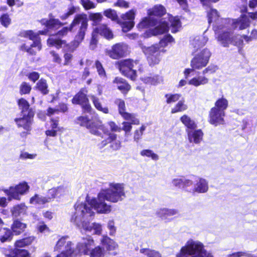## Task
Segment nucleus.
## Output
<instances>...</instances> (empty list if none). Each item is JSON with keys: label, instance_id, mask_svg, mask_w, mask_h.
<instances>
[{"label": "nucleus", "instance_id": "nucleus-1", "mask_svg": "<svg viewBox=\"0 0 257 257\" xmlns=\"http://www.w3.org/2000/svg\"><path fill=\"white\" fill-rule=\"evenodd\" d=\"M85 206H78L77 211H75L71 215V222L81 231L83 230L86 232H92L93 234L100 235L102 232L101 224L97 223H89V220L94 215V212L88 209L87 213H85Z\"/></svg>", "mask_w": 257, "mask_h": 257}, {"label": "nucleus", "instance_id": "nucleus-2", "mask_svg": "<svg viewBox=\"0 0 257 257\" xmlns=\"http://www.w3.org/2000/svg\"><path fill=\"white\" fill-rule=\"evenodd\" d=\"M173 42H174L173 38L170 35H168L160 40L159 44L143 47V51L146 55L150 65H154L158 64L160 61L161 52H165V50L161 48H164L169 44Z\"/></svg>", "mask_w": 257, "mask_h": 257}, {"label": "nucleus", "instance_id": "nucleus-3", "mask_svg": "<svg viewBox=\"0 0 257 257\" xmlns=\"http://www.w3.org/2000/svg\"><path fill=\"white\" fill-rule=\"evenodd\" d=\"M101 191L98 194L97 198H94L91 200L86 199L84 202L78 201L74 205L75 211H77L78 206L85 205V213H87V210L93 211L94 208L98 213L108 214L111 211V206L105 202V196H102Z\"/></svg>", "mask_w": 257, "mask_h": 257}, {"label": "nucleus", "instance_id": "nucleus-4", "mask_svg": "<svg viewBox=\"0 0 257 257\" xmlns=\"http://www.w3.org/2000/svg\"><path fill=\"white\" fill-rule=\"evenodd\" d=\"M102 196H105L106 200L117 203L122 201L125 197L124 185L123 183H110L108 187L100 191Z\"/></svg>", "mask_w": 257, "mask_h": 257}, {"label": "nucleus", "instance_id": "nucleus-5", "mask_svg": "<svg viewBox=\"0 0 257 257\" xmlns=\"http://www.w3.org/2000/svg\"><path fill=\"white\" fill-rule=\"evenodd\" d=\"M117 65L121 73L132 80L137 78V70L140 72L143 71V65L138 60L125 59L118 62Z\"/></svg>", "mask_w": 257, "mask_h": 257}, {"label": "nucleus", "instance_id": "nucleus-6", "mask_svg": "<svg viewBox=\"0 0 257 257\" xmlns=\"http://www.w3.org/2000/svg\"><path fill=\"white\" fill-rule=\"evenodd\" d=\"M88 19L87 15L82 13L75 15L71 23V27H73V28L80 25L75 40L71 43L73 50L76 48L84 39L88 26Z\"/></svg>", "mask_w": 257, "mask_h": 257}, {"label": "nucleus", "instance_id": "nucleus-7", "mask_svg": "<svg viewBox=\"0 0 257 257\" xmlns=\"http://www.w3.org/2000/svg\"><path fill=\"white\" fill-rule=\"evenodd\" d=\"M205 252L202 243L190 239L181 248L177 257H203Z\"/></svg>", "mask_w": 257, "mask_h": 257}, {"label": "nucleus", "instance_id": "nucleus-8", "mask_svg": "<svg viewBox=\"0 0 257 257\" xmlns=\"http://www.w3.org/2000/svg\"><path fill=\"white\" fill-rule=\"evenodd\" d=\"M211 52L208 49H203L197 53L191 62L192 68L186 69L184 71L185 78H187L189 75L194 70H200L205 67L209 62L211 56Z\"/></svg>", "mask_w": 257, "mask_h": 257}, {"label": "nucleus", "instance_id": "nucleus-9", "mask_svg": "<svg viewBox=\"0 0 257 257\" xmlns=\"http://www.w3.org/2000/svg\"><path fill=\"white\" fill-rule=\"evenodd\" d=\"M151 17L144 18L142 21L138 24V27L139 29H143L146 27L156 26L155 28L150 29L149 32L152 35H161L166 33L169 30V23L165 20L162 19L159 23H157L155 21L151 19Z\"/></svg>", "mask_w": 257, "mask_h": 257}, {"label": "nucleus", "instance_id": "nucleus-10", "mask_svg": "<svg viewBox=\"0 0 257 257\" xmlns=\"http://www.w3.org/2000/svg\"><path fill=\"white\" fill-rule=\"evenodd\" d=\"M221 26L219 25L215 29V35L218 41L224 47H228L229 44L236 46L238 47L243 45V40L240 36L232 37L230 30L224 29L220 31Z\"/></svg>", "mask_w": 257, "mask_h": 257}, {"label": "nucleus", "instance_id": "nucleus-11", "mask_svg": "<svg viewBox=\"0 0 257 257\" xmlns=\"http://www.w3.org/2000/svg\"><path fill=\"white\" fill-rule=\"evenodd\" d=\"M47 32V30L39 31L38 34L34 33L32 31H24L21 32L20 34L21 37L27 38L33 41V43L31 45V48H29L26 44H24L21 46V49L27 51L31 55H35L36 51L33 49V48H37L38 51H40L41 49L39 35H46Z\"/></svg>", "mask_w": 257, "mask_h": 257}, {"label": "nucleus", "instance_id": "nucleus-12", "mask_svg": "<svg viewBox=\"0 0 257 257\" xmlns=\"http://www.w3.org/2000/svg\"><path fill=\"white\" fill-rule=\"evenodd\" d=\"M99 129L101 133L100 136L104 139L99 144V147L102 148L107 144H110V148L113 150H118L121 147V143L119 140H116L117 135L113 133H110L103 125L99 127Z\"/></svg>", "mask_w": 257, "mask_h": 257}, {"label": "nucleus", "instance_id": "nucleus-13", "mask_svg": "<svg viewBox=\"0 0 257 257\" xmlns=\"http://www.w3.org/2000/svg\"><path fill=\"white\" fill-rule=\"evenodd\" d=\"M30 187L26 182L20 183L16 186H12L8 189H3L5 193L8 196V200L13 199L19 200L21 196L26 194L29 190Z\"/></svg>", "mask_w": 257, "mask_h": 257}, {"label": "nucleus", "instance_id": "nucleus-14", "mask_svg": "<svg viewBox=\"0 0 257 257\" xmlns=\"http://www.w3.org/2000/svg\"><path fill=\"white\" fill-rule=\"evenodd\" d=\"M207 12L208 23L209 24H211V23H214L213 24V28L215 32V29H217V27L218 28L219 25L221 26L220 27V28L219 29L220 31H222L225 29V26H226V24H228L230 22L229 19H223L219 18L217 11L215 9H213L212 8L208 7V9L207 10Z\"/></svg>", "mask_w": 257, "mask_h": 257}, {"label": "nucleus", "instance_id": "nucleus-15", "mask_svg": "<svg viewBox=\"0 0 257 257\" xmlns=\"http://www.w3.org/2000/svg\"><path fill=\"white\" fill-rule=\"evenodd\" d=\"M128 46L123 43L116 44L111 50H106L105 53L113 59H118L125 56L128 53Z\"/></svg>", "mask_w": 257, "mask_h": 257}, {"label": "nucleus", "instance_id": "nucleus-16", "mask_svg": "<svg viewBox=\"0 0 257 257\" xmlns=\"http://www.w3.org/2000/svg\"><path fill=\"white\" fill-rule=\"evenodd\" d=\"M87 90L85 88H82L76 94L72 100L73 104H80L83 109L86 112H89L91 109L87 97Z\"/></svg>", "mask_w": 257, "mask_h": 257}, {"label": "nucleus", "instance_id": "nucleus-17", "mask_svg": "<svg viewBox=\"0 0 257 257\" xmlns=\"http://www.w3.org/2000/svg\"><path fill=\"white\" fill-rule=\"evenodd\" d=\"M34 115L33 111H30L28 114H21L19 117L16 118L15 121L18 127L23 128L27 132L31 130L33 118Z\"/></svg>", "mask_w": 257, "mask_h": 257}, {"label": "nucleus", "instance_id": "nucleus-18", "mask_svg": "<svg viewBox=\"0 0 257 257\" xmlns=\"http://www.w3.org/2000/svg\"><path fill=\"white\" fill-rule=\"evenodd\" d=\"M230 22L225 26L224 29L230 30L231 29H237L241 30L249 27L250 21L249 18L245 15L242 16L236 20H230Z\"/></svg>", "mask_w": 257, "mask_h": 257}, {"label": "nucleus", "instance_id": "nucleus-19", "mask_svg": "<svg viewBox=\"0 0 257 257\" xmlns=\"http://www.w3.org/2000/svg\"><path fill=\"white\" fill-rule=\"evenodd\" d=\"M76 122L80 125L85 126L89 129L90 132L92 134L96 136L101 135L99 127L102 125L100 124H96L95 123L91 122L87 117L79 116L77 118Z\"/></svg>", "mask_w": 257, "mask_h": 257}, {"label": "nucleus", "instance_id": "nucleus-20", "mask_svg": "<svg viewBox=\"0 0 257 257\" xmlns=\"http://www.w3.org/2000/svg\"><path fill=\"white\" fill-rule=\"evenodd\" d=\"M115 103L117 105L119 113L124 119L131 121L132 123L136 125L140 123L139 120L136 117L135 114L129 113L125 111V102L123 100L116 99L115 100Z\"/></svg>", "mask_w": 257, "mask_h": 257}, {"label": "nucleus", "instance_id": "nucleus-21", "mask_svg": "<svg viewBox=\"0 0 257 257\" xmlns=\"http://www.w3.org/2000/svg\"><path fill=\"white\" fill-rule=\"evenodd\" d=\"M94 245V240L93 238L90 236H87L83 237L81 241L77 243L76 249L78 252L87 255Z\"/></svg>", "mask_w": 257, "mask_h": 257}, {"label": "nucleus", "instance_id": "nucleus-22", "mask_svg": "<svg viewBox=\"0 0 257 257\" xmlns=\"http://www.w3.org/2000/svg\"><path fill=\"white\" fill-rule=\"evenodd\" d=\"M135 16V12L133 10L126 13L125 14L122 15L121 19L122 21L121 22V26L123 32H126L134 27Z\"/></svg>", "mask_w": 257, "mask_h": 257}, {"label": "nucleus", "instance_id": "nucleus-23", "mask_svg": "<svg viewBox=\"0 0 257 257\" xmlns=\"http://www.w3.org/2000/svg\"><path fill=\"white\" fill-rule=\"evenodd\" d=\"M225 115V112L218 110L216 108L212 107L209 111L208 121L211 124L215 126L223 124L224 123V117Z\"/></svg>", "mask_w": 257, "mask_h": 257}, {"label": "nucleus", "instance_id": "nucleus-24", "mask_svg": "<svg viewBox=\"0 0 257 257\" xmlns=\"http://www.w3.org/2000/svg\"><path fill=\"white\" fill-rule=\"evenodd\" d=\"M68 188L64 186H60L58 187L49 189L47 193V196L50 200L56 198H59L68 193Z\"/></svg>", "mask_w": 257, "mask_h": 257}, {"label": "nucleus", "instance_id": "nucleus-25", "mask_svg": "<svg viewBox=\"0 0 257 257\" xmlns=\"http://www.w3.org/2000/svg\"><path fill=\"white\" fill-rule=\"evenodd\" d=\"M68 238V236H63L60 238L55 245V250H65L68 251L72 249V243Z\"/></svg>", "mask_w": 257, "mask_h": 257}, {"label": "nucleus", "instance_id": "nucleus-26", "mask_svg": "<svg viewBox=\"0 0 257 257\" xmlns=\"http://www.w3.org/2000/svg\"><path fill=\"white\" fill-rule=\"evenodd\" d=\"M188 140L190 143L198 144L203 140V133L201 130L187 131Z\"/></svg>", "mask_w": 257, "mask_h": 257}, {"label": "nucleus", "instance_id": "nucleus-27", "mask_svg": "<svg viewBox=\"0 0 257 257\" xmlns=\"http://www.w3.org/2000/svg\"><path fill=\"white\" fill-rule=\"evenodd\" d=\"M208 190V183L207 180L202 178H199L196 181L192 190L193 192L198 193H206Z\"/></svg>", "mask_w": 257, "mask_h": 257}, {"label": "nucleus", "instance_id": "nucleus-28", "mask_svg": "<svg viewBox=\"0 0 257 257\" xmlns=\"http://www.w3.org/2000/svg\"><path fill=\"white\" fill-rule=\"evenodd\" d=\"M100 243L108 251L115 250L118 247L117 243L106 235H102Z\"/></svg>", "mask_w": 257, "mask_h": 257}, {"label": "nucleus", "instance_id": "nucleus-29", "mask_svg": "<svg viewBox=\"0 0 257 257\" xmlns=\"http://www.w3.org/2000/svg\"><path fill=\"white\" fill-rule=\"evenodd\" d=\"M209 82V79L204 75L196 76L188 81V84L195 87H198L201 85L207 84Z\"/></svg>", "mask_w": 257, "mask_h": 257}, {"label": "nucleus", "instance_id": "nucleus-30", "mask_svg": "<svg viewBox=\"0 0 257 257\" xmlns=\"http://www.w3.org/2000/svg\"><path fill=\"white\" fill-rule=\"evenodd\" d=\"M113 83L123 93H126L131 89V86L122 78L116 77L113 81Z\"/></svg>", "mask_w": 257, "mask_h": 257}, {"label": "nucleus", "instance_id": "nucleus-31", "mask_svg": "<svg viewBox=\"0 0 257 257\" xmlns=\"http://www.w3.org/2000/svg\"><path fill=\"white\" fill-rule=\"evenodd\" d=\"M142 80L146 84L156 85L163 82V78L159 75H150L142 78Z\"/></svg>", "mask_w": 257, "mask_h": 257}, {"label": "nucleus", "instance_id": "nucleus-32", "mask_svg": "<svg viewBox=\"0 0 257 257\" xmlns=\"http://www.w3.org/2000/svg\"><path fill=\"white\" fill-rule=\"evenodd\" d=\"M95 31L107 39H111L113 35L110 29L105 25H101L95 29Z\"/></svg>", "mask_w": 257, "mask_h": 257}, {"label": "nucleus", "instance_id": "nucleus-33", "mask_svg": "<svg viewBox=\"0 0 257 257\" xmlns=\"http://www.w3.org/2000/svg\"><path fill=\"white\" fill-rule=\"evenodd\" d=\"M157 215L162 219H166L169 216L175 215L178 211L175 209L161 208L157 211Z\"/></svg>", "mask_w": 257, "mask_h": 257}, {"label": "nucleus", "instance_id": "nucleus-34", "mask_svg": "<svg viewBox=\"0 0 257 257\" xmlns=\"http://www.w3.org/2000/svg\"><path fill=\"white\" fill-rule=\"evenodd\" d=\"M207 41L208 38L204 36H196L191 41V45L194 49H198L204 46Z\"/></svg>", "mask_w": 257, "mask_h": 257}, {"label": "nucleus", "instance_id": "nucleus-35", "mask_svg": "<svg viewBox=\"0 0 257 257\" xmlns=\"http://www.w3.org/2000/svg\"><path fill=\"white\" fill-rule=\"evenodd\" d=\"M148 15L150 17L155 16L161 17L166 13L165 8L161 5H156L152 9L148 11Z\"/></svg>", "mask_w": 257, "mask_h": 257}, {"label": "nucleus", "instance_id": "nucleus-36", "mask_svg": "<svg viewBox=\"0 0 257 257\" xmlns=\"http://www.w3.org/2000/svg\"><path fill=\"white\" fill-rule=\"evenodd\" d=\"M87 255L90 257H107V253L103 247L98 245L92 248Z\"/></svg>", "mask_w": 257, "mask_h": 257}, {"label": "nucleus", "instance_id": "nucleus-37", "mask_svg": "<svg viewBox=\"0 0 257 257\" xmlns=\"http://www.w3.org/2000/svg\"><path fill=\"white\" fill-rule=\"evenodd\" d=\"M41 23L48 29L56 28L63 25L58 19H43L41 21Z\"/></svg>", "mask_w": 257, "mask_h": 257}, {"label": "nucleus", "instance_id": "nucleus-38", "mask_svg": "<svg viewBox=\"0 0 257 257\" xmlns=\"http://www.w3.org/2000/svg\"><path fill=\"white\" fill-rule=\"evenodd\" d=\"M168 21L172 33H176L179 31L181 27V24L180 20L177 17L168 16Z\"/></svg>", "mask_w": 257, "mask_h": 257}, {"label": "nucleus", "instance_id": "nucleus-39", "mask_svg": "<svg viewBox=\"0 0 257 257\" xmlns=\"http://www.w3.org/2000/svg\"><path fill=\"white\" fill-rule=\"evenodd\" d=\"M48 45L55 47L57 49L63 47L66 45V41L57 39L56 36H53L47 40Z\"/></svg>", "mask_w": 257, "mask_h": 257}, {"label": "nucleus", "instance_id": "nucleus-40", "mask_svg": "<svg viewBox=\"0 0 257 257\" xmlns=\"http://www.w3.org/2000/svg\"><path fill=\"white\" fill-rule=\"evenodd\" d=\"M27 227V225L18 220L14 221L12 229L16 235H18L23 232Z\"/></svg>", "mask_w": 257, "mask_h": 257}, {"label": "nucleus", "instance_id": "nucleus-41", "mask_svg": "<svg viewBox=\"0 0 257 257\" xmlns=\"http://www.w3.org/2000/svg\"><path fill=\"white\" fill-rule=\"evenodd\" d=\"M180 120L188 129L194 130L197 127V124L195 121L187 115H183L180 118Z\"/></svg>", "mask_w": 257, "mask_h": 257}, {"label": "nucleus", "instance_id": "nucleus-42", "mask_svg": "<svg viewBox=\"0 0 257 257\" xmlns=\"http://www.w3.org/2000/svg\"><path fill=\"white\" fill-rule=\"evenodd\" d=\"M90 97L95 107L98 110L104 113H108L109 112L108 109L107 107H102L101 102L98 98L94 95H90Z\"/></svg>", "mask_w": 257, "mask_h": 257}, {"label": "nucleus", "instance_id": "nucleus-43", "mask_svg": "<svg viewBox=\"0 0 257 257\" xmlns=\"http://www.w3.org/2000/svg\"><path fill=\"white\" fill-rule=\"evenodd\" d=\"M27 207L24 204H20L14 206L12 209V213L13 216L17 217L21 214L26 213Z\"/></svg>", "mask_w": 257, "mask_h": 257}, {"label": "nucleus", "instance_id": "nucleus-44", "mask_svg": "<svg viewBox=\"0 0 257 257\" xmlns=\"http://www.w3.org/2000/svg\"><path fill=\"white\" fill-rule=\"evenodd\" d=\"M140 252L147 257H162L159 251L150 248H141Z\"/></svg>", "mask_w": 257, "mask_h": 257}, {"label": "nucleus", "instance_id": "nucleus-45", "mask_svg": "<svg viewBox=\"0 0 257 257\" xmlns=\"http://www.w3.org/2000/svg\"><path fill=\"white\" fill-rule=\"evenodd\" d=\"M48 197H43L38 195H35L32 197L30 200V202L32 204L43 205L46 203L50 202Z\"/></svg>", "mask_w": 257, "mask_h": 257}, {"label": "nucleus", "instance_id": "nucleus-46", "mask_svg": "<svg viewBox=\"0 0 257 257\" xmlns=\"http://www.w3.org/2000/svg\"><path fill=\"white\" fill-rule=\"evenodd\" d=\"M228 100L224 97H221L216 100L213 108H216L218 110L225 112V110L228 107Z\"/></svg>", "mask_w": 257, "mask_h": 257}, {"label": "nucleus", "instance_id": "nucleus-47", "mask_svg": "<svg viewBox=\"0 0 257 257\" xmlns=\"http://www.w3.org/2000/svg\"><path fill=\"white\" fill-rule=\"evenodd\" d=\"M6 257H30L29 253L25 249L15 248Z\"/></svg>", "mask_w": 257, "mask_h": 257}, {"label": "nucleus", "instance_id": "nucleus-48", "mask_svg": "<svg viewBox=\"0 0 257 257\" xmlns=\"http://www.w3.org/2000/svg\"><path fill=\"white\" fill-rule=\"evenodd\" d=\"M19 105L22 109L21 114H28L30 111H33L31 109L29 108V104L28 102L24 98L19 99L18 101Z\"/></svg>", "mask_w": 257, "mask_h": 257}, {"label": "nucleus", "instance_id": "nucleus-49", "mask_svg": "<svg viewBox=\"0 0 257 257\" xmlns=\"http://www.w3.org/2000/svg\"><path fill=\"white\" fill-rule=\"evenodd\" d=\"M0 240L2 242L10 241L12 238V233L10 229L3 228L1 230Z\"/></svg>", "mask_w": 257, "mask_h": 257}, {"label": "nucleus", "instance_id": "nucleus-50", "mask_svg": "<svg viewBox=\"0 0 257 257\" xmlns=\"http://www.w3.org/2000/svg\"><path fill=\"white\" fill-rule=\"evenodd\" d=\"M68 110L66 104L62 103L59 106V108H49L47 110V114L49 116L58 113L59 111L63 112L67 111Z\"/></svg>", "mask_w": 257, "mask_h": 257}, {"label": "nucleus", "instance_id": "nucleus-51", "mask_svg": "<svg viewBox=\"0 0 257 257\" xmlns=\"http://www.w3.org/2000/svg\"><path fill=\"white\" fill-rule=\"evenodd\" d=\"M34 236H29L18 240L15 243V246L16 247H23L26 245L30 244L34 241Z\"/></svg>", "mask_w": 257, "mask_h": 257}, {"label": "nucleus", "instance_id": "nucleus-52", "mask_svg": "<svg viewBox=\"0 0 257 257\" xmlns=\"http://www.w3.org/2000/svg\"><path fill=\"white\" fill-rule=\"evenodd\" d=\"M140 155L143 157L151 158L154 161H157L159 159V156L157 154H155L152 150L149 149L142 150L140 152Z\"/></svg>", "mask_w": 257, "mask_h": 257}, {"label": "nucleus", "instance_id": "nucleus-53", "mask_svg": "<svg viewBox=\"0 0 257 257\" xmlns=\"http://www.w3.org/2000/svg\"><path fill=\"white\" fill-rule=\"evenodd\" d=\"M146 128V126L145 124L142 125L139 129L136 130L134 134V140L136 143H138L140 140L141 139L144 132Z\"/></svg>", "mask_w": 257, "mask_h": 257}, {"label": "nucleus", "instance_id": "nucleus-54", "mask_svg": "<svg viewBox=\"0 0 257 257\" xmlns=\"http://www.w3.org/2000/svg\"><path fill=\"white\" fill-rule=\"evenodd\" d=\"M187 106L182 101H179L171 110L172 113L182 111L187 109Z\"/></svg>", "mask_w": 257, "mask_h": 257}, {"label": "nucleus", "instance_id": "nucleus-55", "mask_svg": "<svg viewBox=\"0 0 257 257\" xmlns=\"http://www.w3.org/2000/svg\"><path fill=\"white\" fill-rule=\"evenodd\" d=\"M37 87L44 94H46L48 92V90L47 89L48 86L45 80L42 79L40 80L37 84Z\"/></svg>", "mask_w": 257, "mask_h": 257}, {"label": "nucleus", "instance_id": "nucleus-56", "mask_svg": "<svg viewBox=\"0 0 257 257\" xmlns=\"http://www.w3.org/2000/svg\"><path fill=\"white\" fill-rule=\"evenodd\" d=\"M78 8L74 6L71 5L68 8V11L66 13L63 14L60 16V18L62 20L67 19L69 17L74 14L76 12Z\"/></svg>", "mask_w": 257, "mask_h": 257}, {"label": "nucleus", "instance_id": "nucleus-57", "mask_svg": "<svg viewBox=\"0 0 257 257\" xmlns=\"http://www.w3.org/2000/svg\"><path fill=\"white\" fill-rule=\"evenodd\" d=\"M180 95L178 94H167L165 95V98H166V102L168 104H170L177 101L179 99Z\"/></svg>", "mask_w": 257, "mask_h": 257}, {"label": "nucleus", "instance_id": "nucleus-58", "mask_svg": "<svg viewBox=\"0 0 257 257\" xmlns=\"http://www.w3.org/2000/svg\"><path fill=\"white\" fill-rule=\"evenodd\" d=\"M95 67L97 69V71L98 73V75L103 78H105L106 74L105 71L101 64V63L98 60L95 61Z\"/></svg>", "mask_w": 257, "mask_h": 257}, {"label": "nucleus", "instance_id": "nucleus-59", "mask_svg": "<svg viewBox=\"0 0 257 257\" xmlns=\"http://www.w3.org/2000/svg\"><path fill=\"white\" fill-rule=\"evenodd\" d=\"M104 15L107 18L114 21L117 19V16L116 12L111 9H107L104 11Z\"/></svg>", "mask_w": 257, "mask_h": 257}, {"label": "nucleus", "instance_id": "nucleus-60", "mask_svg": "<svg viewBox=\"0 0 257 257\" xmlns=\"http://www.w3.org/2000/svg\"><path fill=\"white\" fill-rule=\"evenodd\" d=\"M131 122H127V121H124L122 123V127L121 128V131H124L125 132V136H127L129 133L131 132L132 129V124H134L132 123V121Z\"/></svg>", "mask_w": 257, "mask_h": 257}, {"label": "nucleus", "instance_id": "nucleus-61", "mask_svg": "<svg viewBox=\"0 0 257 257\" xmlns=\"http://www.w3.org/2000/svg\"><path fill=\"white\" fill-rule=\"evenodd\" d=\"M81 4L85 10L94 9L96 5L90 0H80Z\"/></svg>", "mask_w": 257, "mask_h": 257}, {"label": "nucleus", "instance_id": "nucleus-62", "mask_svg": "<svg viewBox=\"0 0 257 257\" xmlns=\"http://www.w3.org/2000/svg\"><path fill=\"white\" fill-rule=\"evenodd\" d=\"M20 89L21 94H28L30 93L31 87L28 83L24 82L21 84Z\"/></svg>", "mask_w": 257, "mask_h": 257}, {"label": "nucleus", "instance_id": "nucleus-63", "mask_svg": "<svg viewBox=\"0 0 257 257\" xmlns=\"http://www.w3.org/2000/svg\"><path fill=\"white\" fill-rule=\"evenodd\" d=\"M89 19L95 24L100 22L102 20L103 18L102 15L99 13H91L89 15Z\"/></svg>", "mask_w": 257, "mask_h": 257}, {"label": "nucleus", "instance_id": "nucleus-64", "mask_svg": "<svg viewBox=\"0 0 257 257\" xmlns=\"http://www.w3.org/2000/svg\"><path fill=\"white\" fill-rule=\"evenodd\" d=\"M1 24L5 27H8L11 23V20L8 14H4L0 18Z\"/></svg>", "mask_w": 257, "mask_h": 257}]
</instances>
